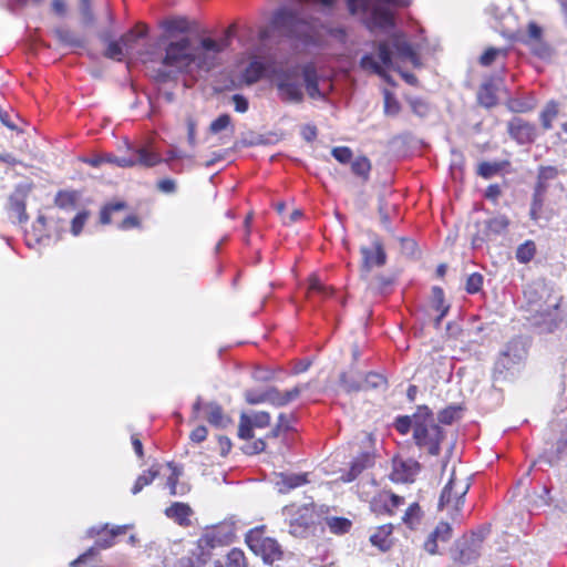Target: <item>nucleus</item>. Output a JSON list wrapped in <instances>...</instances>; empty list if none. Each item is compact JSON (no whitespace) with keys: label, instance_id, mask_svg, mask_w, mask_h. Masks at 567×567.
I'll use <instances>...</instances> for the list:
<instances>
[{"label":"nucleus","instance_id":"nucleus-1","mask_svg":"<svg viewBox=\"0 0 567 567\" xmlns=\"http://www.w3.org/2000/svg\"><path fill=\"white\" fill-rule=\"evenodd\" d=\"M227 45L226 37L220 40L204 38L197 44L188 38L172 41L165 49L156 78L166 82L182 72H208L218 64L219 54Z\"/></svg>","mask_w":567,"mask_h":567},{"label":"nucleus","instance_id":"nucleus-2","mask_svg":"<svg viewBox=\"0 0 567 567\" xmlns=\"http://www.w3.org/2000/svg\"><path fill=\"white\" fill-rule=\"evenodd\" d=\"M404 64H411L413 68L421 66L419 55L406 41L405 37L399 33L379 43L378 58L373 54H365L360 60V66L364 71L383 76L385 69L395 70L402 74L408 83L415 84V75L402 72L401 69Z\"/></svg>","mask_w":567,"mask_h":567},{"label":"nucleus","instance_id":"nucleus-3","mask_svg":"<svg viewBox=\"0 0 567 567\" xmlns=\"http://www.w3.org/2000/svg\"><path fill=\"white\" fill-rule=\"evenodd\" d=\"M275 75L276 85L279 96L287 103H300L303 100L302 85L300 76L302 75L306 90L311 99H323L324 87L329 85L326 80H322V87L319 83V76L316 68L312 64L303 66L302 71L298 66H290L271 71Z\"/></svg>","mask_w":567,"mask_h":567},{"label":"nucleus","instance_id":"nucleus-4","mask_svg":"<svg viewBox=\"0 0 567 567\" xmlns=\"http://www.w3.org/2000/svg\"><path fill=\"white\" fill-rule=\"evenodd\" d=\"M349 11L358 14L370 30H389L394 27L391 8H404L411 0H347Z\"/></svg>","mask_w":567,"mask_h":567},{"label":"nucleus","instance_id":"nucleus-5","mask_svg":"<svg viewBox=\"0 0 567 567\" xmlns=\"http://www.w3.org/2000/svg\"><path fill=\"white\" fill-rule=\"evenodd\" d=\"M272 24L286 35L296 38L307 45L318 47L321 44L318 23L315 20H306L287 8L279 9L275 13Z\"/></svg>","mask_w":567,"mask_h":567},{"label":"nucleus","instance_id":"nucleus-6","mask_svg":"<svg viewBox=\"0 0 567 567\" xmlns=\"http://www.w3.org/2000/svg\"><path fill=\"white\" fill-rule=\"evenodd\" d=\"M527 351L520 340L509 341L499 352L493 369L495 381L506 380L513 377L526 359Z\"/></svg>","mask_w":567,"mask_h":567},{"label":"nucleus","instance_id":"nucleus-7","mask_svg":"<svg viewBox=\"0 0 567 567\" xmlns=\"http://www.w3.org/2000/svg\"><path fill=\"white\" fill-rule=\"evenodd\" d=\"M245 542L266 564H272L281 558L282 551L279 544L274 538L265 537L262 527L250 529L246 534Z\"/></svg>","mask_w":567,"mask_h":567},{"label":"nucleus","instance_id":"nucleus-8","mask_svg":"<svg viewBox=\"0 0 567 567\" xmlns=\"http://www.w3.org/2000/svg\"><path fill=\"white\" fill-rule=\"evenodd\" d=\"M470 486L468 477H457L455 471H453L447 484L442 489L439 507H451L455 511H460L464 504V497Z\"/></svg>","mask_w":567,"mask_h":567},{"label":"nucleus","instance_id":"nucleus-9","mask_svg":"<svg viewBox=\"0 0 567 567\" xmlns=\"http://www.w3.org/2000/svg\"><path fill=\"white\" fill-rule=\"evenodd\" d=\"M221 545V539L215 529L207 530L197 542V548L194 553L195 558H181L176 567H205L212 558V550Z\"/></svg>","mask_w":567,"mask_h":567},{"label":"nucleus","instance_id":"nucleus-10","mask_svg":"<svg viewBox=\"0 0 567 567\" xmlns=\"http://www.w3.org/2000/svg\"><path fill=\"white\" fill-rule=\"evenodd\" d=\"M485 535L484 530H478L458 540L452 554L453 560L462 565L474 563L481 555Z\"/></svg>","mask_w":567,"mask_h":567},{"label":"nucleus","instance_id":"nucleus-11","mask_svg":"<svg viewBox=\"0 0 567 567\" xmlns=\"http://www.w3.org/2000/svg\"><path fill=\"white\" fill-rule=\"evenodd\" d=\"M413 439L420 449L426 450L431 455H439L444 432L440 425L432 424L413 431Z\"/></svg>","mask_w":567,"mask_h":567},{"label":"nucleus","instance_id":"nucleus-12","mask_svg":"<svg viewBox=\"0 0 567 567\" xmlns=\"http://www.w3.org/2000/svg\"><path fill=\"white\" fill-rule=\"evenodd\" d=\"M508 225L509 220L504 215H497L484 220L482 224H480L478 233L474 238V244H476L478 240L487 241L496 239L498 236L505 234Z\"/></svg>","mask_w":567,"mask_h":567},{"label":"nucleus","instance_id":"nucleus-13","mask_svg":"<svg viewBox=\"0 0 567 567\" xmlns=\"http://www.w3.org/2000/svg\"><path fill=\"white\" fill-rule=\"evenodd\" d=\"M507 132L520 145L533 143L537 135L536 126L520 117L508 122Z\"/></svg>","mask_w":567,"mask_h":567},{"label":"nucleus","instance_id":"nucleus-14","mask_svg":"<svg viewBox=\"0 0 567 567\" xmlns=\"http://www.w3.org/2000/svg\"><path fill=\"white\" fill-rule=\"evenodd\" d=\"M372 246L362 247L361 254L363 258V272H369L373 267H381L386 261V254L384 251L381 240L374 236L372 239Z\"/></svg>","mask_w":567,"mask_h":567},{"label":"nucleus","instance_id":"nucleus-15","mask_svg":"<svg viewBox=\"0 0 567 567\" xmlns=\"http://www.w3.org/2000/svg\"><path fill=\"white\" fill-rule=\"evenodd\" d=\"M126 532V526H115L101 536L95 545L96 547H91L84 554H82L78 559L71 563L72 567H76L79 564L85 563L89 558L93 557L97 553V548H109L113 545V539L117 535H122Z\"/></svg>","mask_w":567,"mask_h":567},{"label":"nucleus","instance_id":"nucleus-16","mask_svg":"<svg viewBox=\"0 0 567 567\" xmlns=\"http://www.w3.org/2000/svg\"><path fill=\"white\" fill-rule=\"evenodd\" d=\"M452 537V527L449 523L441 522L435 529L431 532L424 542V549L431 554H439V545L446 544Z\"/></svg>","mask_w":567,"mask_h":567},{"label":"nucleus","instance_id":"nucleus-17","mask_svg":"<svg viewBox=\"0 0 567 567\" xmlns=\"http://www.w3.org/2000/svg\"><path fill=\"white\" fill-rule=\"evenodd\" d=\"M130 158L133 162V166L141 165L144 167H154L163 161L159 153L152 150L148 145L132 150Z\"/></svg>","mask_w":567,"mask_h":567},{"label":"nucleus","instance_id":"nucleus-18","mask_svg":"<svg viewBox=\"0 0 567 567\" xmlns=\"http://www.w3.org/2000/svg\"><path fill=\"white\" fill-rule=\"evenodd\" d=\"M270 70L268 63H266L259 56H252L247 66L243 70L241 76L243 81L247 84H252L258 82L265 74Z\"/></svg>","mask_w":567,"mask_h":567},{"label":"nucleus","instance_id":"nucleus-19","mask_svg":"<svg viewBox=\"0 0 567 567\" xmlns=\"http://www.w3.org/2000/svg\"><path fill=\"white\" fill-rule=\"evenodd\" d=\"M194 512L188 504L175 502L165 509V515L181 526H189Z\"/></svg>","mask_w":567,"mask_h":567},{"label":"nucleus","instance_id":"nucleus-20","mask_svg":"<svg viewBox=\"0 0 567 567\" xmlns=\"http://www.w3.org/2000/svg\"><path fill=\"white\" fill-rule=\"evenodd\" d=\"M167 466L171 470V474L166 481V487L169 489V494L172 496H184L189 492V485L185 482L181 483V488H177V484L179 483V477L183 474L182 467L174 465L173 463H168Z\"/></svg>","mask_w":567,"mask_h":567},{"label":"nucleus","instance_id":"nucleus-21","mask_svg":"<svg viewBox=\"0 0 567 567\" xmlns=\"http://www.w3.org/2000/svg\"><path fill=\"white\" fill-rule=\"evenodd\" d=\"M25 189L24 187H18L9 198V208L16 215L19 223L28 220L25 213Z\"/></svg>","mask_w":567,"mask_h":567},{"label":"nucleus","instance_id":"nucleus-22","mask_svg":"<svg viewBox=\"0 0 567 567\" xmlns=\"http://www.w3.org/2000/svg\"><path fill=\"white\" fill-rule=\"evenodd\" d=\"M392 530L391 524H385L375 528L370 535V542L373 546L378 547L382 551H386L392 546Z\"/></svg>","mask_w":567,"mask_h":567},{"label":"nucleus","instance_id":"nucleus-23","mask_svg":"<svg viewBox=\"0 0 567 567\" xmlns=\"http://www.w3.org/2000/svg\"><path fill=\"white\" fill-rule=\"evenodd\" d=\"M301 514L298 518L291 519L289 523V533L297 537H303L308 533L310 525L312 524L311 511L305 506L301 509Z\"/></svg>","mask_w":567,"mask_h":567},{"label":"nucleus","instance_id":"nucleus-24","mask_svg":"<svg viewBox=\"0 0 567 567\" xmlns=\"http://www.w3.org/2000/svg\"><path fill=\"white\" fill-rule=\"evenodd\" d=\"M372 465V454L364 452L352 461L350 471L347 474L342 475V480L344 482H352L353 480L357 478L359 474H361L365 468L371 467Z\"/></svg>","mask_w":567,"mask_h":567},{"label":"nucleus","instance_id":"nucleus-25","mask_svg":"<svg viewBox=\"0 0 567 567\" xmlns=\"http://www.w3.org/2000/svg\"><path fill=\"white\" fill-rule=\"evenodd\" d=\"M413 431L419 427H427L432 424H436L433 417L432 411L426 405L417 406L415 413L411 416Z\"/></svg>","mask_w":567,"mask_h":567},{"label":"nucleus","instance_id":"nucleus-26","mask_svg":"<svg viewBox=\"0 0 567 567\" xmlns=\"http://www.w3.org/2000/svg\"><path fill=\"white\" fill-rule=\"evenodd\" d=\"M207 421L216 427H225L229 420L224 415L221 408L216 403H208L204 406Z\"/></svg>","mask_w":567,"mask_h":567},{"label":"nucleus","instance_id":"nucleus-27","mask_svg":"<svg viewBox=\"0 0 567 567\" xmlns=\"http://www.w3.org/2000/svg\"><path fill=\"white\" fill-rule=\"evenodd\" d=\"M307 483L306 474H280V481L277 482L279 491L286 493L292 488L299 487Z\"/></svg>","mask_w":567,"mask_h":567},{"label":"nucleus","instance_id":"nucleus-28","mask_svg":"<svg viewBox=\"0 0 567 567\" xmlns=\"http://www.w3.org/2000/svg\"><path fill=\"white\" fill-rule=\"evenodd\" d=\"M80 199L76 190H60L55 196V205L64 210H73Z\"/></svg>","mask_w":567,"mask_h":567},{"label":"nucleus","instance_id":"nucleus-29","mask_svg":"<svg viewBox=\"0 0 567 567\" xmlns=\"http://www.w3.org/2000/svg\"><path fill=\"white\" fill-rule=\"evenodd\" d=\"M159 475V468L157 465H153L147 471L143 472L135 481L132 487V494H138L145 486H148Z\"/></svg>","mask_w":567,"mask_h":567},{"label":"nucleus","instance_id":"nucleus-30","mask_svg":"<svg viewBox=\"0 0 567 567\" xmlns=\"http://www.w3.org/2000/svg\"><path fill=\"white\" fill-rule=\"evenodd\" d=\"M351 172L363 182H367L371 172L370 159L365 156L355 157L351 161Z\"/></svg>","mask_w":567,"mask_h":567},{"label":"nucleus","instance_id":"nucleus-31","mask_svg":"<svg viewBox=\"0 0 567 567\" xmlns=\"http://www.w3.org/2000/svg\"><path fill=\"white\" fill-rule=\"evenodd\" d=\"M478 100L481 104L491 107L497 103L496 86L493 82H486L482 85L478 92Z\"/></svg>","mask_w":567,"mask_h":567},{"label":"nucleus","instance_id":"nucleus-32","mask_svg":"<svg viewBox=\"0 0 567 567\" xmlns=\"http://www.w3.org/2000/svg\"><path fill=\"white\" fill-rule=\"evenodd\" d=\"M146 34V30L144 28L133 29L127 33L123 34L120 39L121 43L125 48L126 53L131 54L135 48L137 41L144 38Z\"/></svg>","mask_w":567,"mask_h":567},{"label":"nucleus","instance_id":"nucleus-33","mask_svg":"<svg viewBox=\"0 0 567 567\" xmlns=\"http://www.w3.org/2000/svg\"><path fill=\"white\" fill-rule=\"evenodd\" d=\"M432 303L436 311L440 312L437 318L435 319V326L439 327L441 320L445 317L449 306H444V292L440 287H433L432 289Z\"/></svg>","mask_w":567,"mask_h":567},{"label":"nucleus","instance_id":"nucleus-34","mask_svg":"<svg viewBox=\"0 0 567 567\" xmlns=\"http://www.w3.org/2000/svg\"><path fill=\"white\" fill-rule=\"evenodd\" d=\"M215 567H247L245 554L239 548H233L227 555L226 564L216 561Z\"/></svg>","mask_w":567,"mask_h":567},{"label":"nucleus","instance_id":"nucleus-35","mask_svg":"<svg viewBox=\"0 0 567 567\" xmlns=\"http://www.w3.org/2000/svg\"><path fill=\"white\" fill-rule=\"evenodd\" d=\"M559 112L558 104L555 101H550L546 104L540 113L542 126L545 130L551 128L553 121L557 117Z\"/></svg>","mask_w":567,"mask_h":567},{"label":"nucleus","instance_id":"nucleus-36","mask_svg":"<svg viewBox=\"0 0 567 567\" xmlns=\"http://www.w3.org/2000/svg\"><path fill=\"white\" fill-rule=\"evenodd\" d=\"M422 517V511L417 503H412L405 511L402 520L403 523L409 526L410 528H413L415 525H417Z\"/></svg>","mask_w":567,"mask_h":567},{"label":"nucleus","instance_id":"nucleus-37","mask_svg":"<svg viewBox=\"0 0 567 567\" xmlns=\"http://www.w3.org/2000/svg\"><path fill=\"white\" fill-rule=\"evenodd\" d=\"M333 290L330 287L324 286L317 277H312L309 282L308 298L313 295H318L322 298L332 296Z\"/></svg>","mask_w":567,"mask_h":567},{"label":"nucleus","instance_id":"nucleus-38","mask_svg":"<svg viewBox=\"0 0 567 567\" xmlns=\"http://www.w3.org/2000/svg\"><path fill=\"white\" fill-rule=\"evenodd\" d=\"M230 130L233 134L235 128L231 125V117L228 114H221L216 120H214L209 125V132L212 134H218L221 131Z\"/></svg>","mask_w":567,"mask_h":567},{"label":"nucleus","instance_id":"nucleus-39","mask_svg":"<svg viewBox=\"0 0 567 567\" xmlns=\"http://www.w3.org/2000/svg\"><path fill=\"white\" fill-rule=\"evenodd\" d=\"M326 523L330 530L334 534H344L351 527V522L342 517H328Z\"/></svg>","mask_w":567,"mask_h":567},{"label":"nucleus","instance_id":"nucleus-40","mask_svg":"<svg viewBox=\"0 0 567 567\" xmlns=\"http://www.w3.org/2000/svg\"><path fill=\"white\" fill-rule=\"evenodd\" d=\"M55 37L58 40L66 45L70 47H81L82 41L75 34L70 31L69 29L59 28L54 31Z\"/></svg>","mask_w":567,"mask_h":567},{"label":"nucleus","instance_id":"nucleus-41","mask_svg":"<svg viewBox=\"0 0 567 567\" xmlns=\"http://www.w3.org/2000/svg\"><path fill=\"white\" fill-rule=\"evenodd\" d=\"M535 251V244L528 240L517 248L516 258L519 262H528L534 258Z\"/></svg>","mask_w":567,"mask_h":567},{"label":"nucleus","instance_id":"nucleus-42","mask_svg":"<svg viewBox=\"0 0 567 567\" xmlns=\"http://www.w3.org/2000/svg\"><path fill=\"white\" fill-rule=\"evenodd\" d=\"M384 385V377L375 372H370L362 379V390L380 389L383 388Z\"/></svg>","mask_w":567,"mask_h":567},{"label":"nucleus","instance_id":"nucleus-43","mask_svg":"<svg viewBox=\"0 0 567 567\" xmlns=\"http://www.w3.org/2000/svg\"><path fill=\"white\" fill-rule=\"evenodd\" d=\"M105 54L107 58L117 61H121L125 55H128L120 40L110 42Z\"/></svg>","mask_w":567,"mask_h":567},{"label":"nucleus","instance_id":"nucleus-44","mask_svg":"<svg viewBox=\"0 0 567 567\" xmlns=\"http://www.w3.org/2000/svg\"><path fill=\"white\" fill-rule=\"evenodd\" d=\"M92 1L93 0H80V13L85 25H92L95 21V17L92 11Z\"/></svg>","mask_w":567,"mask_h":567},{"label":"nucleus","instance_id":"nucleus-45","mask_svg":"<svg viewBox=\"0 0 567 567\" xmlns=\"http://www.w3.org/2000/svg\"><path fill=\"white\" fill-rule=\"evenodd\" d=\"M89 218L87 210L78 213L71 221V233L73 236H79Z\"/></svg>","mask_w":567,"mask_h":567},{"label":"nucleus","instance_id":"nucleus-46","mask_svg":"<svg viewBox=\"0 0 567 567\" xmlns=\"http://www.w3.org/2000/svg\"><path fill=\"white\" fill-rule=\"evenodd\" d=\"M544 203L543 195H533V202L530 205L529 216L535 221H540L543 219L542 208Z\"/></svg>","mask_w":567,"mask_h":567},{"label":"nucleus","instance_id":"nucleus-47","mask_svg":"<svg viewBox=\"0 0 567 567\" xmlns=\"http://www.w3.org/2000/svg\"><path fill=\"white\" fill-rule=\"evenodd\" d=\"M252 427L254 426L250 422V417L245 414L241 415L239 430H238L239 437L244 439V440L252 439L254 437Z\"/></svg>","mask_w":567,"mask_h":567},{"label":"nucleus","instance_id":"nucleus-48","mask_svg":"<svg viewBox=\"0 0 567 567\" xmlns=\"http://www.w3.org/2000/svg\"><path fill=\"white\" fill-rule=\"evenodd\" d=\"M331 155L341 164H347L352 161V151L347 146L333 147Z\"/></svg>","mask_w":567,"mask_h":567},{"label":"nucleus","instance_id":"nucleus-49","mask_svg":"<svg viewBox=\"0 0 567 567\" xmlns=\"http://www.w3.org/2000/svg\"><path fill=\"white\" fill-rule=\"evenodd\" d=\"M386 514L393 515L395 509L404 504V498L390 492H385Z\"/></svg>","mask_w":567,"mask_h":567},{"label":"nucleus","instance_id":"nucleus-50","mask_svg":"<svg viewBox=\"0 0 567 567\" xmlns=\"http://www.w3.org/2000/svg\"><path fill=\"white\" fill-rule=\"evenodd\" d=\"M104 163L113 164L118 167H133V162L130 156H115L113 154H104Z\"/></svg>","mask_w":567,"mask_h":567},{"label":"nucleus","instance_id":"nucleus-51","mask_svg":"<svg viewBox=\"0 0 567 567\" xmlns=\"http://www.w3.org/2000/svg\"><path fill=\"white\" fill-rule=\"evenodd\" d=\"M483 285V277L482 275L474 272L471 276H468L466 280V291L468 293H476L481 290Z\"/></svg>","mask_w":567,"mask_h":567},{"label":"nucleus","instance_id":"nucleus-52","mask_svg":"<svg viewBox=\"0 0 567 567\" xmlns=\"http://www.w3.org/2000/svg\"><path fill=\"white\" fill-rule=\"evenodd\" d=\"M307 8H320L322 11H329L334 4V0H297Z\"/></svg>","mask_w":567,"mask_h":567},{"label":"nucleus","instance_id":"nucleus-53","mask_svg":"<svg viewBox=\"0 0 567 567\" xmlns=\"http://www.w3.org/2000/svg\"><path fill=\"white\" fill-rule=\"evenodd\" d=\"M340 381L348 391L362 390V379H354L353 377L347 373H342L340 377Z\"/></svg>","mask_w":567,"mask_h":567},{"label":"nucleus","instance_id":"nucleus-54","mask_svg":"<svg viewBox=\"0 0 567 567\" xmlns=\"http://www.w3.org/2000/svg\"><path fill=\"white\" fill-rule=\"evenodd\" d=\"M385 492L374 496L370 503L371 511L375 514H386Z\"/></svg>","mask_w":567,"mask_h":567},{"label":"nucleus","instance_id":"nucleus-55","mask_svg":"<svg viewBox=\"0 0 567 567\" xmlns=\"http://www.w3.org/2000/svg\"><path fill=\"white\" fill-rule=\"evenodd\" d=\"M266 402H269L277 406L285 405V400L282 396V392L277 388H269L266 390Z\"/></svg>","mask_w":567,"mask_h":567},{"label":"nucleus","instance_id":"nucleus-56","mask_svg":"<svg viewBox=\"0 0 567 567\" xmlns=\"http://www.w3.org/2000/svg\"><path fill=\"white\" fill-rule=\"evenodd\" d=\"M400 111V104L394 96L385 93L384 96V112L388 115H396Z\"/></svg>","mask_w":567,"mask_h":567},{"label":"nucleus","instance_id":"nucleus-57","mask_svg":"<svg viewBox=\"0 0 567 567\" xmlns=\"http://www.w3.org/2000/svg\"><path fill=\"white\" fill-rule=\"evenodd\" d=\"M499 54H505V51L501 49L489 48L482 54L480 62L482 65L485 66L491 65L495 61L496 56Z\"/></svg>","mask_w":567,"mask_h":567},{"label":"nucleus","instance_id":"nucleus-58","mask_svg":"<svg viewBox=\"0 0 567 567\" xmlns=\"http://www.w3.org/2000/svg\"><path fill=\"white\" fill-rule=\"evenodd\" d=\"M394 427L401 434L409 433L410 429L413 427L411 416H408V415L398 416L395 420V423H394Z\"/></svg>","mask_w":567,"mask_h":567},{"label":"nucleus","instance_id":"nucleus-59","mask_svg":"<svg viewBox=\"0 0 567 567\" xmlns=\"http://www.w3.org/2000/svg\"><path fill=\"white\" fill-rule=\"evenodd\" d=\"M457 409L455 406H449L444 410H442L440 413H439V421L441 423H444V424H451L456 414H457Z\"/></svg>","mask_w":567,"mask_h":567},{"label":"nucleus","instance_id":"nucleus-60","mask_svg":"<svg viewBox=\"0 0 567 567\" xmlns=\"http://www.w3.org/2000/svg\"><path fill=\"white\" fill-rule=\"evenodd\" d=\"M250 422L252 426L266 427L270 423V415L267 412H259L256 413L252 417H250Z\"/></svg>","mask_w":567,"mask_h":567},{"label":"nucleus","instance_id":"nucleus-61","mask_svg":"<svg viewBox=\"0 0 567 567\" xmlns=\"http://www.w3.org/2000/svg\"><path fill=\"white\" fill-rule=\"evenodd\" d=\"M498 171L497 164L484 162L478 166V174L484 178H489L495 175Z\"/></svg>","mask_w":567,"mask_h":567},{"label":"nucleus","instance_id":"nucleus-62","mask_svg":"<svg viewBox=\"0 0 567 567\" xmlns=\"http://www.w3.org/2000/svg\"><path fill=\"white\" fill-rule=\"evenodd\" d=\"M308 388L307 384L296 385L293 389L282 392V396L285 400V405L289 402L293 401L299 396V394Z\"/></svg>","mask_w":567,"mask_h":567},{"label":"nucleus","instance_id":"nucleus-63","mask_svg":"<svg viewBox=\"0 0 567 567\" xmlns=\"http://www.w3.org/2000/svg\"><path fill=\"white\" fill-rule=\"evenodd\" d=\"M308 388L307 384L296 385L293 389L282 392V396L285 400V405L289 402L293 401L299 396V394Z\"/></svg>","mask_w":567,"mask_h":567},{"label":"nucleus","instance_id":"nucleus-64","mask_svg":"<svg viewBox=\"0 0 567 567\" xmlns=\"http://www.w3.org/2000/svg\"><path fill=\"white\" fill-rule=\"evenodd\" d=\"M234 107L239 113H245L248 110V100L241 94H235L231 97Z\"/></svg>","mask_w":567,"mask_h":567}]
</instances>
